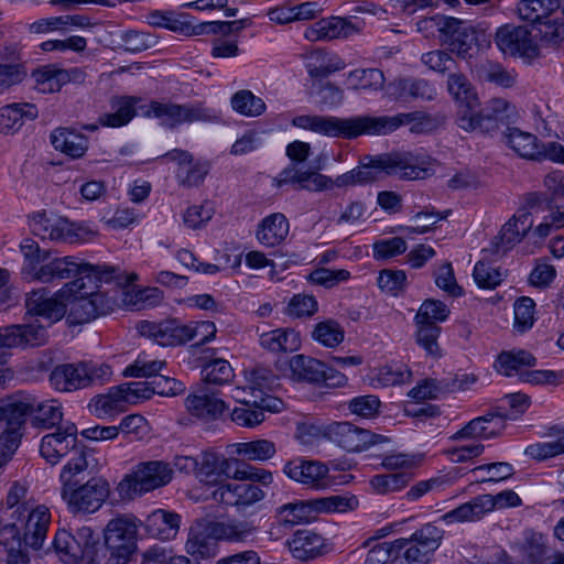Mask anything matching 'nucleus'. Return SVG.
<instances>
[{"label": "nucleus", "instance_id": "obj_44", "mask_svg": "<svg viewBox=\"0 0 564 564\" xmlns=\"http://www.w3.org/2000/svg\"><path fill=\"white\" fill-rule=\"evenodd\" d=\"M235 453L248 460L265 462L272 458L275 453V444L269 440H254L232 445Z\"/></svg>", "mask_w": 564, "mask_h": 564}, {"label": "nucleus", "instance_id": "obj_48", "mask_svg": "<svg viewBox=\"0 0 564 564\" xmlns=\"http://www.w3.org/2000/svg\"><path fill=\"white\" fill-rule=\"evenodd\" d=\"M350 88L354 90H380L386 78L378 68L355 69L348 75Z\"/></svg>", "mask_w": 564, "mask_h": 564}, {"label": "nucleus", "instance_id": "obj_38", "mask_svg": "<svg viewBox=\"0 0 564 564\" xmlns=\"http://www.w3.org/2000/svg\"><path fill=\"white\" fill-rule=\"evenodd\" d=\"M235 465H239L236 458H226L215 452H204L198 460V476L205 477H232Z\"/></svg>", "mask_w": 564, "mask_h": 564}, {"label": "nucleus", "instance_id": "obj_62", "mask_svg": "<svg viewBox=\"0 0 564 564\" xmlns=\"http://www.w3.org/2000/svg\"><path fill=\"white\" fill-rule=\"evenodd\" d=\"M415 324L417 326L416 343L425 349L427 355L438 357L441 354L437 338L441 333V327L430 322Z\"/></svg>", "mask_w": 564, "mask_h": 564}, {"label": "nucleus", "instance_id": "obj_18", "mask_svg": "<svg viewBox=\"0 0 564 564\" xmlns=\"http://www.w3.org/2000/svg\"><path fill=\"white\" fill-rule=\"evenodd\" d=\"M218 540L215 522L199 519L189 528L185 549L196 560L210 558L217 554Z\"/></svg>", "mask_w": 564, "mask_h": 564}, {"label": "nucleus", "instance_id": "obj_43", "mask_svg": "<svg viewBox=\"0 0 564 564\" xmlns=\"http://www.w3.org/2000/svg\"><path fill=\"white\" fill-rule=\"evenodd\" d=\"M53 547L59 560L65 564H78L85 557L83 549L79 547L78 542L66 529H61L56 532Z\"/></svg>", "mask_w": 564, "mask_h": 564}, {"label": "nucleus", "instance_id": "obj_64", "mask_svg": "<svg viewBox=\"0 0 564 564\" xmlns=\"http://www.w3.org/2000/svg\"><path fill=\"white\" fill-rule=\"evenodd\" d=\"M421 62L431 70L441 74H449L457 68V63L452 55L442 50L430 51L422 54Z\"/></svg>", "mask_w": 564, "mask_h": 564}, {"label": "nucleus", "instance_id": "obj_37", "mask_svg": "<svg viewBox=\"0 0 564 564\" xmlns=\"http://www.w3.org/2000/svg\"><path fill=\"white\" fill-rule=\"evenodd\" d=\"M262 348L271 352H293L301 346L300 334L293 328H276L260 336Z\"/></svg>", "mask_w": 564, "mask_h": 564}, {"label": "nucleus", "instance_id": "obj_39", "mask_svg": "<svg viewBox=\"0 0 564 564\" xmlns=\"http://www.w3.org/2000/svg\"><path fill=\"white\" fill-rule=\"evenodd\" d=\"M72 73L76 70L58 69L52 66H44L32 73L35 88L42 94L57 93L61 88L72 80Z\"/></svg>", "mask_w": 564, "mask_h": 564}, {"label": "nucleus", "instance_id": "obj_6", "mask_svg": "<svg viewBox=\"0 0 564 564\" xmlns=\"http://www.w3.org/2000/svg\"><path fill=\"white\" fill-rule=\"evenodd\" d=\"M86 279H74L76 282L72 295L67 299V322L70 325H80L89 323L99 315H106L112 311L113 302L101 292H95L99 282H89L87 286Z\"/></svg>", "mask_w": 564, "mask_h": 564}, {"label": "nucleus", "instance_id": "obj_14", "mask_svg": "<svg viewBox=\"0 0 564 564\" xmlns=\"http://www.w3.org/2000/svg\"><path fill=\"white\" fill-rule=\"evenodd\" d=\"M498 48L505 54L532 61L540 55L539 45L534 42L530 31L520 25L505 24L495 35Z\"/></svg>", "mask_w": 564, "mask_h": 564}, {"label": "nucleus", "instance_id": "obj_29", "mask_svg": "<svg viewBox=\"0 0 564 564\" xmlns=\"http://www.w3.org/2000/svg\"><path fill=\"white\" fill-rule=\"evenodd\" d=\"M503 142L519 156L528 160H540L545 152L544 144L534 134L519 128H507Z\"/></svg>", "mask_w": 564, "mask_h": 564}, {"label": "nucleus", "instance_id": "obj_60", "mask_svg": "<svg viewBox=\"0 0 564 564\" xmlns=\"http://www.w3.org/2000/svg\"><path fill=\"white\" fill-rule=\"evenodd\" d=\"M498 435L499 431L495 425L490 424V419L482 415L469 421L462 430L457 432L456 437H477L489 440Z\"/></svg>", "mask_w": 564, "mask_h": 564}, {"label": "nucleus", "instance_id": "obj_32", "mask_svg": "<svg viewBox=\"0 0 564 564\" xmlns=\"http://www.w3.org/2000/svg\"><path fill=\"white\" fill-rule=\"evenodd\" d=\"M289 547L295 558L310 561L325 553L324 539L310 530H299L289 541Z\"/></svg>", "mask_w": 564, "mask_h": 564}, {"label": "nucleus", "instance_id": "obj_24", "mask_svg": "<svg viewBox=\"0 0 564 564\" xmlns=\"http://www.w3.org/2000/svg\"><path fill=\"white\" fill-rule=\"evenodd\" d=\"M26 512L28 516L22 535L24 546L26 549L40 550L46 539L51 523L50 509L44 505H39Z\"/></svg>", "mask_w": 564, "mask_h": 564}, {"label": "nucleus", "instance_id": "obj_20", "mask_svg": "<svg viewBox=\"0 0 564 564\" xmlns=\"http://www.w3.org/2000/svg\"><path fill=\"white\" fill-rule=\"evenodd\" d=\"M212 497L219 503L245 509L261 501L264 491L256 484L226 482L213 490Z\"/></svg>", "mask_w": 564, "mask_h": 564}, {"label": "nucleus", "instance_id": "obj_49", "mask_svg": "<svg viewBox=\"0 0 564 564\" xmlns=\"http://www.w3.org/2000/svg\"><path fill=\"white\" fill-rule=\"evenodd\" d=\"M215 528L219 539L232 542H243L257 531L253 523L246 520L215 522Z\"/></svg>", "mask_w": 564, "mask_h": 564}, {"label": "nucleus", "instance_id": "obj_5", "mask_svg": "<svg viewBox=\"0 0 564 564\" xmlns=\"http://www.w3.org/2000/svg\"><path fill=\"white\" fill-rule=\"evenodd\" d=\"M558 0H519L517 10L521 20L538 26L542 43L558 45L564 42V22H561Z\"/></svg>", "mask_w": 564, "mask_h": 564}, {"label": "nucleus", "instance_id": "obj_41", "mask_svg": "<svg viewBox=\"0 0 564 564\" xmlns=\"http://www.w3.org/2000/svg\"><path fill=\"white\" fill-rule=\"evenodd\" d=\"M536 358L527 350L518 349L502 351L498 355L495 364L496 370L507 377L517 373L522 367H534Z\"/></svg>", "mask_w": 564, "mask_h": 564}, {"label": "nucleus", "instance_id": "obj_42", "mask_svg": "<svg viewBox=\"0 0 564 564\" xmlns=\"http://www.w3.org/2000/svg\"><path fill=\"white\" fill-rule=\"evenodd\" d=\"M345 68V63L336 55H328L323 50H315L311 54L307 72L312 78H326L330 74Z\"/></svg>", "mask_w": 564, "mask_h": 564}, {"label": "nucleus", "instance_id": "obj_54", "mask_svg": "<svg viewBox=\"0 0 564 564\" xmlns=\"http://www.w3.org/2000/svg\"><path fill=\"white\" fill-rule=\"evenodd\" d=\"M312 337L326 347H336L344 340L345 332L338 322L327 319L315 325Z\"/></svg>", "mask_w": 564, "mask_h": 564}, {"label": "nucleus", "instance_id": "obj_12", "mask_svg": "<svg viewBox=\"0 0 564 564\" xmlns=\"http://www.w3.org/2000/svg\"><path fill=\"white\" fill-rule=\"evenodd\" d=\"M323 435L329 442L349 453L364 452L371 446L389 442L388 437L372 433L350 422H333L324 426Z\"/></svg>", "mask_w": 564, "mask_h": 564}, {"label": "nucleus", "instance_id": "obj_46", "mask_svg": "<svg viewBox=\"0 0 564 564\" xmlns=\"http://www.w3.org/2000/svg\"><path fill=\"white\" fill-rule=\"evenodd\" d=\"M232 109L246 117H259L265 109V102L251 90L241 89L235 93L230 99Z\"/></svg>", "mask_w": 564, "mask_h": 564}, {"label": "nucleus", "instance_id": "obj_53", "mask_svg": "<svg viewBox=\"0 0 564 564\" xmlns=\"http://www.w3.org/2000/svg\"><path fill=\"white\" fill-rule=\"evenodd\" d=\"M123 401L122 388L111 387L107 394L97 395L93 400V406L98 417L112 416L121 411L120 405Z\"/></svg>", "mask_w": 564, "mask_h": 564}, {"label": "nucleus", "instance_id": "obj_8", "mask_svg": "<svg viewBox=\"0 0 564 564\" xmlns=\"http://www.w3.org/2000/svg\"><path fill=\"white\" fill-rule=\"evenodd\" d=\"M443 534L438 527L425 523L409 539L394 540V558L391 564H429L433 553L441 545Z\"/></svg>", "mask_w": 564, "mask_h": 564}, {"label": "nucleus", "instance_id": "obj_59", "mask_svg": "<svg viewBox=\"0 0 564 564\" xmlns=\"http://www.w3.org/2000/svg\"><path fill=\"white\" fill-rule=\"evenodd\" d=\"M141 564H192L184 555L174 554L171 547L152 545L142 554Z\"/></svg>", "mask_w": 564, "mask_h": 564}, {"label": "nucleus", "instance_id": "obj_2", "mask_svg": "<svg viewBox=\"0 0 564 564\" xmlns=\"http://www.w3.org/2000/svg\"><path fill=\"white\" fill-rule=\"evenodd\" d=\"M414 115L395 116H357L351 118L302 115L293 118L294 127L330 137L355 139L361 134H388L395 131L402 123L414 119Z\"/></svg>", "mask_w": 564, "mask_h": 564}, {"label": "nucleus", "instance_id": "obj_16", "mask_svg": "<svg viewBox=\"0 0 564 564\" xmlns=\"http://www.w3.org/2000/svg\"><path fill=\"white\" fill-rule=\"evenodd\" d=\"M509 104L505 99H492L485 108H477L458 119V126L465 131L490 132L505 122Z\"/></svg>", "mask_w": 564, "mask_h": 564}, {"label": "nucleus", "instance_id": "obj_15", "mask_svg": "<svg viewBox=\"0 0 564 564\" xmlns=\"http://www.w3.org/2000/svg\"><path fill=\"white\" fill-rule=\"evenodd\" d=\"M138 525L133 518L120 516L111 519L105 529V544L110 554L132 556L137 551Z\"/></svg>", "mask_w": 564, "mask_h": 564}, {"label": "nucleus", "instance_id": "obj_57", "mask_svg": "<svg viewBox=\"0 0 564 564\" xmlns=\"http://www.w3.org/2000/svg\"><path fill=\"white\" fill-rule=\"evenodd\" d=\"M449 313L451 310L442 301L427 299L421 304L414 321L415 323L430 322L437 325V323L446 321Z\"/></svg>", "mask_w": 564, "mask_h": 564}, {"label": "nucleus", "instance_id": "obj_40", "mask_svg": "<svg viewBox=\"0 0 564 564\" xmlns=\"http://www.w3.org/2000/svg\"><path fill=\"white\" fill-rule=\"evenodd\" d=\"M137 99L133 97H116L111 99L113 112L104 113L98 122L105 127L118 128L127 124L135 115Z\"/></svg>", "mask_w": 564, "mask_h": 564}, {"label": "nucleus", "instance_id": "obj_7", "mask_svg": "<svg viewBox=\"0 0 564 564\" xmlns=\"http://www.w3.org/2000/svg\"><path fill=\"white\" fill-rule=\"evenodd\" d=\"M416 25L420 32H429L435 29L438 32L440 40L462 58L469 57L470 50L476 44L474 28L468 22L457 18L435 14L420 20Z\"/></svg>", "mask_w": 564, "mask_h": 564}, {"label": "nucleus", "instance_id": "obj_23", "mask_svg": "<svg viewBox=\"0 0 564 564\" xmlns=\"http://www.w3.org/2000/svg\"><path fill=\"white\" fill-rule=\"evenodd\" d=\"M387 95L394 100L408 101L410 99L433 100L436 90L429 80L423 78H398L387 86Z\"/></svg>", "mask_w": 564, "mask_h": 564}, {"label": "nucleus", "instance_id": "obj_11", "mask_svg": "<svg viewBox=\"0 0 564 564\" xmlns=\"http://www.w3.org/2000/svg\"><path fill=\"white\" fill-rule=\"evenodd\" d=\"M76 282H68L54 294L46 288H40L26 293V313L40 316L51 326L61 321L67 313V299L72 295Z\"/></svg>", "mask_w": 564, "mask_h": 564}, {"label": "nucleus", "instance_id": "obj_45", "mask_svg": "<svg viewBox=\"0 0 564 564\" xmlns=\"http://www.w3.org/2000/svg\"><path fill=\"white\" fill-rule=\"evenodd\" d=\"M276 513L281 522L294 525L303 521H308L318 512H315L313 499H308L285 503L276 509Z\"/></svg>", "mask_w": 564, "mask_h": 564}, {"label": "nucleus", "instance_id": "obj_9", "mask_svg": "<svg viewBox=\"0 0 564 564\" xmlns=\"http://www.w3.org/2000/svg\"><path fill=\"white\" fill-rule=\"evenodd\" d=\"M173 469L162 460L140 463L118 484L117 491L122 500H132L142 494L163 487L172 480Z\"/></svg>", "mask_w": 564, "mask_h": 564}, {"label": "nucleus", "instance_id": "obj_58", "mask_svg": "<svg viewBox=\"0 0 564 564\" xmlns=\"http://www.w3.org/2000/svg\"><path fill=\"white\" fill-rule=\"evenodd\" d=\"M24 422L8 424L0 435V467L10 460L21 443V427Z\"/></svg>", "mask_w": 564, "mask_h": 564}, {"label": "nucleus", "instance_id": "obj_55", "mask_svg": "<svg viewBox=\"0 0 564 564\" xmlns=\"http://www.w3.org/2000/svg\"><path fill=\"white\" fill-rule=\"evenodd\" d=\"M28 486L20 481H13L6 497V508L13 510L11 518L15 520L24 519V513L29 511V502L26 500Z\"/></svg>", "mask_w": 564, "mask_h": 564}, {"label": "nucleus", "instance_id": "obj_17", "mask_svg": "<svg viewBox=\"0 0 564 564\" xmlns=\"http://www.w3.org/2000/svg\"><path fill=\"white\" fill-rule=\"evenodd\" d=\"M532 226L531 213L519 210L517 215L502 226L499 234L492 239L491 247L484 248L481 253H506L527 236Z\"/></svg>", "mask_w": 564, "mask_h": 564}, {"label": "nucleus", "instance_id": "obj_28", "mask_svg": "<svg viewBox=\"0 0 564 564\" xmlns=\"http://www.w3.org/2000/svg\"><path fill=\"white\" fill-rule=\"evenodd\" d=\"M283 473L297 482L318 487L328 474V467L319 462L294 459L284 465Z\"/></svg>", "mask_w": 564, "mask_h": 564}, {"label": "nucleus", "instance_id": "obj_51", "mask_svg": "<svg viewBox=\"0 0 564 564\" xmlns=\"http://www.w3.org/2000/svg\"><path fill=\"white\" fill-rule=\"evenodd\" d=\"M315 512H347L358 507V499L355 496L334 495L313 499Z\"/></svg>", "mask_w": 564, "mask_h": 564}, {"label": "nucleus", "instance_id": "obj_34", "mask_svg": "<svg viewBox=\"0 0 564 564\" xmlns=\"http://www.w3.org/2000/svg\"><path fill=\"white\" fill-rule=\"evenodd\" d=\"M288 368L291 379L295 381L319 383L326 373L324 362L304 355L293 356L288 362Z\"/></svg>", "mask_w": 564, "mask_h": 564}, {"label": "nucleus", "instance_id": "obj_13", "mask_svg": "<svg viewBox=\"0 0 564 564\" xmlns=\"http://www.w3.org/2000/svg\"><path fill=\"white\" fill-rule=\"evenodd\" d=\"M74 453L73 457L80 453L87 457L84 446L78 444L77 427L72 422H66L63 426L44 435L40 445L41 456L51 465H56L62 457Z\"/></svg>", "mask_w": 564, "mask_h": 564}, {"label": "nucleus", "instance_id": "obj_19", "mask_svg": "<svg viewBox=\"0 0 564 564\" xmlns=\"http://www.w3.org/2000/svg\"><path fill=\"white\" fill-rule=\"evenodd\" d=\"M47 341L46 326L39 323L10 325L0 328V349L9 352L12 347L41 346Z\"/></svg>", "mask_w": 564, "mask_h": 564}, {"label": "nucleus", "instance_id": "obj_22", "mask_svg": "<svg viewBox=\"0 0 564 564\" xmlns=\"http://www.w3.org/2000/svg\"><path fill=\"white\" fill-rule=\"evenodd\" d=\"M32 404L26 410L25 416L31 415V424L36 429L50 430L62 426L63 411L59 403L54 400L39 401L35 397L21 393V400Z\"/></svg>", "mask_w": 564, "mask_h": 564}, {"label": "nucleus", "instance_id": "obj_25", "mask_svg": "<svg viewBox=\"0 0 564 564\" xmlns=\"http://www.w3.org/2000/svg\"><path fill=\"white\" fill-rule=\"evenodd\" d=\"M447 90L454 100L459 105V111L457 120L464 115L471 112L479 108L480 102L475 90V87L460 72L453 70L448 74L447 78Z\"/></svg>", "mask_w": 564, "mask_h": 564}, {"label": "nucleus", "instance_id": "obj_35", "mask_svg": "<svg viewBox=\"0 0 564 564\" xmlns=\"http://www.w3.org/2000/svg\"><path fill=\"white\" fill-rule=\"evenodd\" d=\"M51 143L73 159L82 158L88 150V139L70 128H57L51 134Z\"/></svg>", "mask_w": 564, "mask_h": 564}, {"label": "nucleus", "instance_id": "obj_27", "mask_svg": "<svg viewBox=\"0 0 564 564\" xmlns=\"http://www.w3.org/2000/svg\"><path fill=\"white\" fill-rule=\"evenodd\" d=\"M143 525L150 536L171 541L180 531L181 516L174 511L156 509L147 517Z\"/></svg>", "mask_w": 564, "mask_h": 564}, {"label": "nucleus", "instance_id": "obj_63", "mask_svg": "<svg viewBox=\"0 0 564 564\" xmlns=\"http://www.w3.org/2000/svg\"><path fill=\"white\" fill-rule=\"evenodd\" d=\"M317 301L313 295L295 294L290 300L284 313L292 318L311 317L317 312Z\"/></svg>", "mask_w": 564, "mask_h": 564}, {"label": "nucleus", "instance_id": "obj_21", "mask_svg": "<svg viewBox=\"0 0 564 564\" xmlns=\"http://www.w3.org/2000/svg\"><path fill=\"white\" fill-rule=\"evenodd\" d=\"M142 336L153 338L160 346H180L186 344V327L177 319L160 323L142 321L139 324Z\"/></svg>", "mask_w": 564, "mask_h": 564}, {"label": "nucleus", "instance_id": "obj_52", "mask_svg": "<svg viewBox=\"0 0 564 564\" xmlns=\"http://www.w3.org/2000/svg\"><path fill=\"white\" fill-rule=\"evenodd\" d=\"M478 76L481 80L509 88L514 85L516 77L498 63L486 61L478 66Z\"/></svg>", "mask_w": 564, "mask_h": 564}, {"label": "nucleus", "instance_id": "obj_4", "mask_svg": "<svg viewBox=\"0 0 564 564\" xmlns=\"http://www.w3.org/2000/svg\"><path fill=\"white\" fill-rule=\"evenodd\" d=\"M87 279L88 282L109 283L119 278V268L108 264H90L84 262L77 257L66 256L48 259L40 264L32 267L33 281L41 283H58L67 279Z\"/></svg>", "mask_w": 564, "mask_h": 564}, {"label": "nucleus", "instance_id": "obj_31", "mask_svg": "<svg viewBox=\"0 0 564 564\" xmlns=\"http://www.w3.org/2000/svg\"><path fill=\"white\" fill-rule=\"evenodd\" d=\"M354 31V25L347 19L332 17L315 22L312 26L306 29L304 36L306 40L315 42L321 40L347 37Z\"/></svg>", "mask_w": 564, "mask_h": 564}, {"label": "nucleus", "instance_id": "obj_61", "mask_svg": "<svg viewBox=\"0 0 564 564\" xmlns=\"http://www.w3.org/2000/svg\"><path fill=\"white\" fill-rule=\"evenodd\" d=\"M242 406L235 408L231 420L239 426L253 427L264 421V413L256 408L253 400H240Z\"/></svg>", "mask_w": 564, "mask_h": 564}, {"label": "nucleus", "instance_id": "obj_50", "mask_svg": "<svg viewBox=\"0 0 564 564\" xmlns=\"http://www.w3.org/2000/svg\"><path fill=\"white\" fill-rule=\"evenodd\" d=\"M235 372L230 364L223 359H212L203 366L202 378L203 381L210 384L223 386L231 382Z\"/></svg>", "mask_w": 564, "mask_h": 564}, {"label": "nucleus", "instance_id": "obj_33", "mask_svg": "<svg viewBox=\"0 0 564 564\" xmlns=\"http://www.w3.org/2000/svg\"><path fill=\"white\" fill-rule=\"evenodd\" d=\"M37 116V108L33 104L6 105L0 108V132L14 133L24 124L25 120H34Z\"/></svg>", "mask_w": 564, "mask_h": 564}, {"label": "nucleus", "instance_id": "obj_26", "mask_svg": "<svg viewBox=\"0 0 564 564\" xmlns=\"http://www.w3.org/2000/svg\"><path fill=\"white\" fill-rule=\"evenodd\" d=\"M188 413L204 421H214L220 417L227 404L214 392L200 389L185 399Z\"/></svg>", "mask_w": 564, "mask_h": 564}, {"label": "nucleus", "instance_id": "obj_47", "mask_svg": "<svg viewBox=\"0 0 564 564\" xmlns=\"http://www.w3.org/2000/svg\"><path fill=\"white\" fill-rule=\"evenodd\" d=\"M495 253L482 254V259L474 267L473 276L476 284L481 289H495L503 281V273L500 268L494 267L487 258Z\"/></svg>", "mask_w": 564, "mask_h": 564}, {"label": "nucleus", "instance_id": "obj_36", "mask_svg": "<svg viewBox=\"0 0 564 564\" xmlns=\"http://www.w3.org/2000/svg\"><path fill=\"white\" fill-rule=\"evenodd\" d=\"M289 227V221L283 214H272L259 225L257 238L265 247H275L286 238Z\"/></svg>", "mask_w": 564, "mask_h": 564}, {"label": "nucleus", "instance_id": "obj_3", "mask_svg": "<svg viewBox=\"0 0 564 564\" xmlns=\"http://www.w3.org/2000/svg\"><path fill=\"white\" fill-rule=\"evenodd\" d=\"M431 169L419 162V158L409 152L384 153L366 156L359 166L338 175L334 180L337 187L365 185L377 182L388 175H398L402 180H423Z\"/></svg>", "mask_w": 564, "mask_h": 564}, {"label": "nucleus", "instance_id": "obj_56", "mask_svg": "<svg viewBox=\"0 0 564 564\" xmlns=\"http://www.w3.org/2000/svg\"><path fill=\"white\" fill-rule=\"evenodd\" d=\"M20 400L21 393L8 399H0V421H7L8 424L25 422V412L32 404Z\"/></svg>", "mask_w": 564, "mask_h": 564}, {"label": "nucleus", "instance_id": "obj_10", "mask_svg": "<svg viewBox=\"0 0 564 564\" xmlns=\"http://www.w3.org/2000/svg\"><path fill=\"white\" fill-rule=\"evenodd\" d=\"M521 503V498L513 490H503L495 496L489 494L479 495L470 501L446 512L442 516V520L447 524L456 522H475L479 521L486 513L492 511L496 507H518Z\"/></svg>", "mask_w": 564, "mask_h": 564}, {"label": "nucleus", "instance_id": "obj_1", "mask_svg": "<svg viewBox=\"0 0 564 564\" xmlns=\"http://www.w3.org/2000/svg\"><path fill=\"white\" fill-rule=\"evenodd\" d=\"M88 460L82 453L72 457L62 468V498L73 513L98 511L110 494V485L104 477L90 476Z\"/></svg>", "mask_w": 564, "mask_h": 564}, {"label": "nucleus", "instance_id": "obj_30", "mask_svg": "<svg viewBox=\"0 0 564 564\" xmlns=\"http://www.w3.org/2000/svg\"><path fill=\"white\" fill-rule=\"evenodd\" d=\"M50 381L56 390L70 392L87 388V372L85 362L65 364L54 368Z\"/></svg>", "mask_w": 564, "mask_h": 564}]
</instances>
